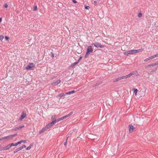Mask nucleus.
<instances>
[{"instance_id": "nucleus-1", "label": "nucleus", "mask_w": 158, "mask_h": 158, "mask_svg": "<svg viewBox=\"0 0 158 158\" xmlns=\"http://www.w3.org/2000/svg\"><path fill=\"white\" fill-rule=\"evenodd\" d=\"M93 51V50L92 49L91 46H89L87 48V52L85 55V57L87 58L88 57L89 55L90 54V53L92 52Z\"/></svg>"}, {"instance_id": "nucleus-2", "label": "nucleus", "mask_w": 158, "mask_h": 158, "mask_svg": "<svg viewBox=\"0 0 158 158\" xmlns=\"http://www.w3.org/2000/svg\"><path fill=\"white\" fill-rule=\"evenodd\" d=\"M35 66L34 64L33 63H30L28 66L26 67V69L29 70L33 68Z\"/></svg>"}, {"instance_id": "nucleus-3", "label": "nucleus", "mask_w": 158, "mask_h": 158, "mask_svg": "<svg viewBox=\"0 0 158 158\" xmlns=\"http://www.w3.org/2000/svg\"><path fill=\"white\" fill-rule=\"evenodd\" d=\"M26 113L24 112H23L21 113V115L20 116V117L19 118V119L18 120L19 121H21L24 118L26 117Z\"/></svg>"}, {"instance_id": "nucleus-4", "label": "nucleus", "mask_w": 158, "mask_h": 158, "mask_svg": "<svg viewBox=\"0 0 158 158\" xmlns=\"http://www.w3.org/2000/svg\"><path fill=\"white\" fill-rule=\"evenodd\" d=\"M17 134H14L13 135H8V136L5 137H4V139H6L7 140H10L11 139H12V138H13L16 135H17Z\"/></svg>"}, {"instance_id": "nucleus-5", "label": "nucleus", "mask_w": 158, "mask_h": 158, "mask_svg": "<svg viewBox=\"0 0 158 158\" xmlns=\"http://www.w3.org/2000/svg\"><path fill=\"white\" fill-rule=\"evenodd\" d=\"M134 54L133 50L128 51L124 52V54L125 55H128L129 54Z\"/></svg>"}, {"instance_id": "nucleus-6", "label": "nucleus", "mask_w": 158, "mask_h": 158, "mask_svg": "<svg viewBox=\"0 0 158 158\" xmlns=\"http://www.w3.org/2000/svg\"><path fill=\"white\" fill-rule=\"evenodd\" d=\"M129 132V133H132L135 127L132 125H130L128 126Z\"/></svg>"}, {"instance_id": "nucleus-7", "label": "nucleus", "mask_w": 158, "mask_h": 158, "mask_svg": "<svg viewBox=\"0 0 158 158\" xmlns=\"http://www.w3.org/2000/svg\"><path fill=\"white\" fill-rule=\"evenodd\" d=\"M143 49H140L137 50H133L134 51V53L135 54L136 53L139 52H142L143 51Z\"/></svg>"}, {"instance_id": "nucleus-8", "label": "nucleus", "mask_w": 158, "mask_h": 158, "mask_svg": "<svg viewBox=\"0 0 158 158\" xmlns=\"http://www.w3.org/2000/svg\"><path fill=\"white\" fill-rule=\"evenodd\" d=\"M60 82V81L59 80H57L56 82H55L52 83L53 85H57L59 84Z\"/></svg>"}, {"instance_id": "nucleus-9", "label": "nucleus", "mask_w": 158, "mask_h": 158, "mask_svg": "<svg viewBox=\"0 0 158 158\" xmlns=\"http://www.w3.org/2000/svg\"><path fill=\"white\" fill-rule=\"evenodd\" d=\"M65 119L64 118V117L63 116L61 118H58L57 119H55L54 120V121H56V123L58 122H59V121H60L61 120H63V119Z\"/></svg>"}, {"instance_id": "nucleus-10", "label": "nucleus", "mask_w": 158, "mask_h": 158, "mask_svg": "<svg viewBox=\"0 0 158 158\" xmlns=\"http://www.w3.org/2000/svg\"><path fill=\"white\" fill-rule=\"evenodd\" d=\"M11 146L10 144L7 145L6 146L3 147L4 150H6L9 149L10 148H11Z\"/></svg>"}, {"instance_id": "nucleus-11", "label": "nucleus", "mask_w": 158, "mask_h": 158, "mask_svg": "<svg viewBox=\"0 0 158 158\" xmlns=\"http://www.w3.org/2000/svg\"><path fill=\"white\" fill-rule=\"evenodd\" d=\"M56 123V121L53 120L52 122L48 123L51 127H52Z\"/></svg>"}, {"instance_id": "nucleus-12", "label": "nucleus", "mask_w": 158, "mask_h": 158, "mask_svg": "<svg viewBox=\"0 0 158 158\" xmlns=\"http://www.w3.org/2000/svg\"><path fill=\"white\" fill-rule=\"evenodd\" d=\"M47 130L46 129V128H45V127L43 128L39 131V133L40 134H41L45 131Z\"/></svg>"}, {"instance_id": "nucleus-13", "label": "nucleus", "mask_w": 158, "mask_h": 158, "mask_svg": "<svg viewBox=\"0 0 158 158\" xmlns=\"http://www.w3.org/2000/svg\"><path fill=\"white\" fill-rule=\"evenodd\" d=\"M78 63V62H76L75 63L72 64L71 65L70 67L72 68H74L76 65H77Z\"/></svg>"}, {"instance_id": "nucleus-14", "label": "nucleus", "mask_w": 158, "mask_h": 158, "mask_svg": "<svg viewBox=\"0 0 158 158\" xmlns=\"http://www.w3.org/2000/svg\"><path fill=\"white\" fill-rule=\"evenodd\" d=\"M24 127V125H23L22 126H19V127H17L15 128L14 130L17 131V130H18L19 129L22 128L23 127Z\"/></svg>"}, {"instance_id": "nucleus-15", "label": "nucleus", "mask_w": 158, "mask_h": 158, "mask_svg": "<svg viewBox=\"0 0 158 158\" xmlns=\"http://www.w3.org/2000/svg\"><path fill=\"white\" fill-rule=\"evenodd\" d=\"M73 114V112H70L68 114L64 116V118H65L69 116H70L71 115H72V114Z\"/></svg>"}, {"instance_id": "nucleus-16", "label": "nucleus", "mask_w": 158, "mask_h": 158, "mask_svg": "<svg viewBox=\"0 0 158 158\" xmlns=\"http://www.w3.org/2000/svg\"><path fill=\"white\" fill-rule=\"evenodd\" d=\"M73 114V112H70L68 114L64 116V118H65L69 116H70L71 115H72V114Z\"/></svg>"}, {"instance_id": "nucleus-17", "label": "nucleus", "mask_w": 158, "mask_h": 158, "mask_svg": "<svg viewBox=\"0 0 158 158\" xmlns=\"http://www.w3.org/2000/svg\"><path fill=\"white\" fill-rule=\"evenodd\" d=\"M75 92L74 90H73L69 92L65 93L66 94H71L74 93Z\"/></svg>"}, {"instance_id": "nucleus-18", "label": "nucleus", "mask_w": 158, "mask_h": 158, "mask_svg": "<svg viewBox=\"0 0 158 158\" xmlns=\"http://www.w3.org/2000/svg\"><path fill=\"white\" fill-rule=\"evenodd\" d=\"M122 80V77L117 78L115 80H114V82H117V81H120V80Z\"/></svg>"}, {"instance_id": "nucleus-19", "label": "nucleus", "mask_w": 158, "mask_h": 158, "mask_svg": "<svg viewBox=\"0 0 158 158\" xmlns=\"http://www.w3.org/2000/svg\"><path fill=\"white\" fill-rule=\"evenodd\" d=\"M65 94L63 93H61L59 95H58L57 97H59L60 98H61L62 97L64 96Z\"/></svg>"}, {"instance_id": "nucleus-20", "label": "nucleus", "mask_w": 158, "mask_h": 158, "mask_svg": "<svg viewBox=\"0 0 158 158\" xmlns=\"http://www.w3.org/2000/svg\"><path fill=\"white\" fill-rule=\"evenodd\" d=\"M151 66L153 67L156 66L157 65H158V61H157L154 63H153L151 64Z\"/></svg>"}, {"instance_id": "nucleus-21", "label": "nucleus", "mask_w": 158, "mask_h": 158, "mask_svg": "<svg viewBox=\"0 0 158 158\" xmlns=\"http://www.w3.org/2000/svg\"><path fill=\"white\" fill-rule=\"evenodd\" d=\"M138 92V90L136 89H134V93L135 94V96H136L137 95V93Z\"/></svg>"}, {"instance_id": "nucleus-22", "label": "nucleus", "mask_w": 158, "mask_h": 158, "mask_svg": "<svg viewBox=\"0 0 158 158\" xmlns=\"http://www.w3.org/2000/svg\"><path fill=\"white\" fill-rule=\"evenodd\" d=\"M10 146H11V147L12 146H17V143H12L11 144H10Z\"/></svg>"}, {"instance_id": "nucleus-23", "label": "nucleus", "mask_w": 158, "mask_h": 158, "mask_svg": "<svg viewBox=\"0 0 158 158\" xmlns=\"http://www.w3.org/2000/svg\"><path fill=\"white\" fill-rule=\"evenodd\" d=\"M56 115H53L51 117V119L52 120H54L55 119H56Z\"/></svg>"}, {"instance_id": "nucleus-24", "label": "nucleus", "mask_w": 158, "mask_h": 158, "mask_svg": "<svg viewBox=\"0 0 158 158\" xmlns=\"http://www.w3.org/2000/svg\"><path fill=\"white\" fill-rule=\"evenodd\" d=\"M32 146V145L31 144H30V145L29 147H27V148H26V150H30L31 149Z\"/></svg>"}, {"instance_id": "nucleus-25", "label": "nucleus", "mask_w": 158, "mask_h": 158, "mask_svg": "<svg viewBox=\"0 0 158 158\" xmlns=\"http://www.w3.org/2000/svg\"><path fill=\"white\" fill-rule=\"evenodd\" d=\"M132 75H135L137 73V72L136 71H133L131 73Z\"/></svg>"}, {"instance_id": "nucleus-26", "label": "nucleus", "mask_w": 158, "mask_h": 158, "mask_svg": "<svg viewBox=\"0 0 158 158\" xmlns=\"http://www.w3.org/2000/svg\"><path fill=\"white\" fill-rule=\"evenodd\" d=\"M127 78L128 77H130L131 76H132L131 73L129 74H128L127 75H126Z\"/></svg>"}, {"instance_id": "nucleus-27", "label": "nucleus", "mask_w": 158, "mask_h": 158, "mask_svg": "<svg viewBox=\"0 0 158 158\" xmlns=\"http://www.w3.org/2000/svg\"><path fill=\"white\" fill-rule=\"evenodd\" d=\"M127 78L128 77H130L131 76H132L131 73L129 74H128L127 75H126Z\"/></svg>"}, {"instance_id": "nucleus-28", "label": "nucleus", "mask_w": 158, "mask_h": 158, "mask_svg": "<svg viewBox=\"0 0 158 158\" xmlns=\"http://www.w3.org/2000/svg\"><path fill=\"white\" fill-rule=\"evenodd\" d=\"M20 151V150H19V148H18L14 151V153H16V152H18V151Z\"/></svg>"}, {"instance_id": "nucleus-29", "label": "nucleus", "mask_w": 158, "mask_h": 158, "mask_svg": "<svg viewBox=\"0 0 158 158\" xmlns=\"http://www.w3.org/2000/svg\"><path fill=\"white\" fill-rule=\"evenodd\" d=\"M45 128H46V129H48V128L51 127H50L49 124H48L47 125H46L45 127Z\"/></svg>"}, {"instance_id": "nucleus-30", "label": "nucleus", "mask_w": 158, "mask_h": 158, "mask_svg": "<svg viewBox=\"0 0 158 158\" xmlns=\"http://www.w3.org/2000/svg\"><path fill=\"white\" fill-rule=\"evenodd\" d=\"M142 16V13H139L138 15V16L139 18H140Z\"/></svg>"}, {"instance_id": "nucleus-31", "label": "nucleus", "mask_w": 158, "mask_h": 158, "mask_svg": "<svg viewBox=\"0 0 158 158\" xmlns=\"http://www.w3.org/2000/svg\"><path fill=\"white\" fill-rule=\"evenodd\" d=\"M150 60V58L149 57H148V58H147L146 59H145L144 60V61L145 62H147L148 61V60Z\"/></svg>"}, {"instance_id": "nucleus-32", "label": "nucleus", "mask_w": 158, "mask_h": 158, "mask_svg": "<svg viewBox=\"0 0 158 158\" xmlns=\"http://www.w3.org/2000/svg\"><path fill=\"white\" fill-rule=\"evenodd\" d=\"M149 57L150 58V60H152L153 59L155 58V56H154V55L151 56Z\"/></svg>"}, {"instance_id": "nucleus-33", "label": "nucleus", "mask_w": 158, "mask_h": 158, "mask_svg": "<svg viewBox=\"0 0 158 158\" xmlns=\"http://www.w3.org/2000/svg\"><path fill=\"white\" fill-rule=\"evenodd\" d=\"M4 38V37L2 35H0V40H2Z\"/></svg>"}, {"instance_id": "nucleus-34", "label": "nucleus", "mask_w": 158, "mask_h": 158, "mask_svg": "<svg viewBox=\"0 0 158 158\" xmlns=\"http://www.w3.org/2000/svg\"><path fill=\"white\" fill-rule=\"evenodd\" d=\"M37 10V6H35L34 7V8H33V10L35 11V10Z\"/></svg>"}, {"instance_id": "nucleus-35", "label": "nucleus", "mask_w": 158, "mask_h": 158, "mask_svg": "<svg viewBox=\"0 0 158 158\" xmlns=\"http://www.w3.org/2000/svg\"><path fill=\"white\" fill-rule=\"evenodd\" d=\"M17 143V145L19 144H20L21 143H22V142L21 141V140L19 141V142H18L17 143Z\"/></svg>"}, {"instance_id": "nucleus-36", "label": "nucleus", "mask_w": 158, "mask_h": 158, "mask_svg": "<svg viewBox=\"0 0 158 158\" xmlns=\"http://www.w3.org/2000/svg\"><path fill=\"white\" fill-rule=\"evenodd\" d=\"M122 79H126L127 78L126 76H123L122 77Z\"/></svg>"}, {"instance_id": "nucleus-37", "label": "nucleus", "mask_w": 158, "mask_h": 158, "mask_svg": "<svg viewBox=\"0 0 158 158\" xmlns=\"http://www.w3.org/2000/svg\"><path fill=\"white\" fill-rule=\"evenodd\" d=\"M85 9L87 10H89V6H86L85 7Z\"/></svg>"}, {"instance_id": "nucleus-38", "label": "nucleus", "mask_w": 158, "mask_h": 158, "mask_svg": "<svg viewBox=\"0 0 158 158\" xmlns=\"http://www.w3.org/2000/svg\"><path fill=\"white\" fill-rule=\"evenodd\" d=\"M21 141L22 142V143H25L26 142V140H21Z\"/></svg>"}, {"instance_id": "nucleus-39", "label": "nucleus", "mask_w": 158, "mask_h": 158, "mask_svg": "<svg viewBox=\"0 0 158 158\" xmlns=\"http://www.w3.org/2000/svg\"><path fill=\"white\" fill-rule=\"evenodd\" d=\"M5 39L6 40H7L9 39V37L7 36H6L5 37Z\"/></svg>"}, {"instance_id": "nucleus-40", "label": "nucleus", "mask_w": 158, "mask_h": 158, "mask_svg": "<svg viewBox=\"0 0 158 158\" xmlns=\"http://www.w3.org/2000/svg\"><path fill=\"white\" fill-rule=\"evenodd\" d=\"M93 45H94V46H95L96 47L98 48V44H93Z\"/></svg>"}, {"instance_id": "nucleus-41", "label": "nucleus", "mask_w": 158, "mask_h": 158, "mask_svg": "<svg viewBox=\"0 0 158 158\" xmlns=\"http://www.w3.org/2000/svg\"><path fill=\"white\" fill-rule=\"evenodd\" d=\"M4 6L5 8H6L8 7V5L7 4H6L4 5Z\"/></svg>"}, {"instance_id": "nucleus-42", "label": "nucleus", "mask_w": 158, "mask_h": 158, "mask_svg": "<svg viewBox=\"0 0 158 158\" xmlns=\"http://www.w3.org/2000/svg\"><path fill=\"white\" fill-rule=\"evenodd\" d=\"M19 150H22V149H23V147H22V146H21V147H20L19 148Z\"/></svg>"}, {"instance_id": "nucleus-43", "label": "nucleus", "mask_w": 158, "mask_h": 158, "mask_svg": "<svg viewBox=\"0 0 158 158\" xmlns=\"http://www.w3.org/2000/svg\"><path fill=\"white\" fill-rule=\"evenodd\" d=\"M73 2L74 3H76L77 2L75 0H72Z\"/></svg>"}, {"instance_id": "nucleus-44", "label": "nucleus", "mask_w": 158, "mask_h": 158, "mask_svg": "<svg viewBox=\"0 0 158 158\" xmlns=\"http://www.w3.org/2000/svg\"><path fill=\"white\" fill-rule=\"evenodd\" d=\"M154 56H155V57H158V53L155 55Z\"/></svg>"}, {"instance_id": "nucleus-45", "label": "nucleus", "mask_w": 158, "mask_h": 158, "mask_svg": "<svg viewBox=\"0 0 158 158\" xmlns=\"http://www.w3.org/2000/svg\"><path fill=\"white\" fill-rule=\"evenodd\" d=\"M82 59V57H80L79 58V59L78 60V61L77 62H78L79 61H80Z\"/></svg>"}, {"instance_id": "nucleus-46", "label": "nucleus", "mask_w": 158, "mask_h": 158, "mask_svg": "<svg viewBox=\"0 0 158 158\" xmlns=\"http://www.w3.org/2000/svg\"><path fill=\"white\" fill-rule=\"evenodd\" d=\"M67 144V141H66V142H65L64 143V145H66Z\"/></svg>"}, {"instance_id": "nucleus-47", "label": "nucleus", "mask_w": 158, "mask_h": 158, "mask_svg": "<svg viewBox=\"0 0 158 158\" xmlns=\"http://www.w3.org/2000/svg\"><path fill=\"white\" fill-rule=\"evenodd\" d=\"M151 67H152L151 64L148 65L147 66V67L148 68H150Z\"/></svg>"}, {"instance_id": "nucleus-48", "label": "nucleus", "mask_w": 158, "mask_h": 158, "mask_svg": "<svg viewBox=\"0 0 158 158\" xmlns=\"http://www.w3.org/2000/svg\"><path fill=\"white\" fill-rule=\"evenodd\" d=\"M22 147H23V148H25L26 147V146L25 145H23L22 146Z\"/></svg>"}, {"instance_id": "nucleus-49", "label": "nucleus", "mask_w": 158, "mask_h": 158, "mask_svg": "<svg viewBox=\"0 0 158 158\" xmlns=\"http://www.w3.org/2000/svg\"><path fill=\"white\" fill-rule=\"evenodd\" d=\"M94 5H96V4H97V2L95 1H94Z\"/></svg>"}, {"instance_id": "nucleus-50", "label": "nucleus", "mask_w": 158, "mask_h": 158, "mask_svg": "<svg viewBox=\"0 0 158 158\" xmlns=\"http://www.w3.org/2000/svg\"><path fill=\"white\" fill-rule=\"evenodd\" d=\"M4 139V137L0 139V141Z\"/></svg>"}, {"instance_id": "nucleus-51", "label": "nucleus", "mask_w": 158, "mask_h": 158, "mask_svg": "<svg viewBox=\"0 0 158 158\" xmlns=\"http://www.w3.org/2000/svg\"><path fill=\"white\" fill-rule=\"evenodd\" d=\"M54 54H52V57H54Z\"/></svg>"}, {"instance_id": "nucleus-52", "label": "nucleus", "mask_w": 158, "mask_h": 158, "mask_svg": "<svg viewBox=\"0 0 158 158\" xmlns=\"http://www.w3.org/2000/svg\"><path fill=\"white\" fill-rule=\"evenodd\" d=\"M2 21V19L1 18H0V23Z\"/></svg>"}, {"instance_id": "nucleus-53", "label": "nucleus", "mask_w": 158, "mask_h": 158, "mask_svg": "<svg viewBox=\"0 0 158 158\" xmlns=\"http://www.w3.org/2000/svg\"><path fill=\"white\" fill-rule=\"evenodd\" d=\"M99 48H102V46H101L100 45H99Z\"/></svg>"}, {"instance_id": "nucleus-54", "label": "nucleus", "mask_w": 158, "mask_h": 158, "mask_svg": "<svg viewBox=\"0 0 158 158\" xmlns=\"http://www.w3.org/2000/svg\"><path fill=\"white\" fill-rule=\"evenodd\" d=\"M1 28V27H0V28Z\"/></svg>"}]
</instances>
